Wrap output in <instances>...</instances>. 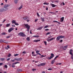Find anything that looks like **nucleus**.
<instances>
[{"label": "nucleus", "instance_id": "f257e3e1", "mask_svg": "<svg viewBox=\"0 0 73 73\" xmlns=\"http://www.w3.org/2000/svg\"><path fill=\"white\" fill-rule=\"evenodd\" d=\"M24 25L26 27L27 29V31L29 32V30L30 29V26L28 24H24Z\"/></svg>", "mask_w": 73, "mask_h": 73}, {"label": "nucleus", "instance_id": "f03ea898", "mask_svg": "<svg viewBox=\"0 0 73 73\" xmlns=\"http://www.w3.org/2000/svg\"><path fill=\"white\" fill-rule=\"evenodd\" d=\"M18 35H19V36H22V37H25L26 36V35L23 33H18Z\"/></svg>", "mask_w": 73, "mask_h": 73}, {"label": "nucleus", "instance_id": "7ed1b4c3", "mask_svg": "<svg viewBox=\"0 0 73 73\" xmlns=\"http://www.w3.org/2000/svg\"><path fill=\"white\" fill-rule=\"evenodd\" d=\"M10 6V5H9V4H7L6 5H5L4 6V7L6 9V10H8V7H9Z\"/></svg>", "mask_w": 73, "mask_h": 73}, {"label": "nucleus", "instance_id": "20e7f679", "mask_svg": "<svg viewBox=\"0 0 73 73\" xmlns=\"http://www.w3.org/2000/svg\"><path fill=\"white\" fill-rule=\"evenodd\" d=\"M6 11L7 10L4 7H3V8H1L0 10L1 12H4V11Z\"/></svg>", "mask_w": 73, "mask_h": 73}, {"label": "nucleus", "instance_id": "39448f33", "mask_svg": "<svg viewBox=\"0 0 73 73\" xmlns=\"http://www.w3.org/2000/svg\"><path fill=\"white\" fill-rule=\"evenodd\" d=\"M15 60H16V61H22V59L21 58H15Z\"/></svg>", "mask_w": 73, "mask_h": 73}, {"label": "nucleus", "instance_id": "423d86ee", "mask_svg": "<svg viewBox=\"0 0 73 73\" xmlns=\"http://www.w3.org/2000/svg\"><path fill=\"white\" fill-rule=\"evenodd\" d=\"M14 30V28H10L8 30V32L9 33H10L11 32H12V31H13Z\"/></svg>", "mask_w": 73, "mask_h": 73}, {"label": "nucleus", "instance_id": "0eeeda50", "mask_svg": "<svg viewBox=\"0 0 73 73\" xmlns=\"http://www.w3.org/2000/svg\"><path fill=\"white\" fill-rule=\"evenodd\" d=\"M29 17H24L23 18V20H29Z\"/></svg>", "mask_w": 73, "mask_h": 73}, {"label": "nucleus", "instance_id": "6e6552de", "mask_svg": "<svg viewBox=\"0 0 73 73\" xmlns=\"http://www.w3.org/2000/svg\"><path fill=\"white\" fill-rule=\"evenodd\" d=\"M64 17H62L60 18V22H63L64 21Z\"/></svg>", "mask_w": 73, "mask_h": 73}, {"label": "nucleus", "instance_id": "1a4fd4ad", "mask_svg": "<svg viewBox=\"0 0 73 73\" xmlns=\"http://www.w3.org/2000/svg\"><path fill=\"white\" fill-rule=\"evenodd\" d=\"M54 38H53L49 39H47V41H52V40H54Z\"/></svg>", "mask_w": 73, "mask_h": 73}, {"label": "nucleus", "instance_id": "9d476101", "mask_svg": "<svg viewBox=\"0 0 73 73\" xmlns=\"http://www.w3.org/2000/svg\"><path fill=\"white\" fill-rule=\"evenodd\" d=\"M60 36H58L56 38V41H59V40H60Z\"/></svg>", "mask_w": 73, "mask_h": 73}, {"label": "nucleus", "instance_id": "9b49d317", "mask_svg": "<svg viewBox=\"0 0 73 73\" xmlns=\"http://www.w3.org/2000/svg\"><path fill=\"white\" fill-rule=\"evenodd\" d=\"M38 41L39 42V41H40V40H33V42H37Z\"/></svg>", "mask_w": 73, "mask_h": 73}, {"label": "nucleus", "instance_id": "f8f14e48", "mask_svg": "<svg viewBox=\"0 0 73 73\" xmlns=\"http://www.w3.org/2000/svg\"><path fill=\"white\" fill-rule=\"evenodd\" d=\"M72 52H73V50L72 49H70V50L69 53L70 54H73Z\"/></svg>", "mask_w": 73, "mask_h": 73}, {"label": "nucleus", "instance_id": "ddd939ff", "mask_svg": "<svg viewBox=\"0 0 73 73\" xmlns=\"http://www.w3.org/2000/svg\"><path fill=\"white\" fill-rule=\"evenodd\" d=\"M46 63H42L40 64L41 65V66H44L45 65H46Z\"/></svg>", "mask_w": 73, "mask_h": 73}, {"label": "nucleus", "instance_id": "4468645a", "mask_svg": "<svg viewBox=\"0 0 73 73\" xmlns=\"http://www.w3.org/2000/svg\"><path fill=\"white\" fill-rule=\"evenodd\" d=\"M52 58H53V57L51 56H50L49 58V57H48L47 58V59H48V60H51V59H52Z\"/></svg>", "mask_w": 73, "mask_h": 73}, {"label": "nucleus", "instance_id": "2eb2a0df", "mask_svg": "<svg viewBox=\"0 0 73 73\" xmlns=\"http://www.w3.org/2000/svg\"><path fill=\"white\" fill-rule=\"evenodd\" d=\"M34 53V52H32V54H33L32 55L33 56H37V55H36V54H33Z\"/></svg>", "mask_w": 73, "mask_h": 73}, {"label": "nucleus", "instance_id": "dca6fc26", "mask_svg": "<svg viewBox=\"0 0 73 73\" xmlns=\"http://www.w3.org/2000/svg\"><path fill=\"white\" fill-rule=\"evenodd\" d=\"M55 62V61H54L53 60H52V61L51 62V64L53 65L54 63Z\"/></svg>", "mask_w": 73, "mask_h": 73}, {"label": "nucleus", "instance_id": "f3484780", "mask_svg": "<svg viewBox=\"0 0 73 73\" xmlns=\"http://www.w3.org/2000/svg\"><path fill=\"white\" fill-rule=\"evenodd\" d=\"M60 38H65V36H60Z\"/></svg>", "mask_w": 73, "mask_h": 73}, {"label": "nucleus", "instance_id": "a211bd4d", "mask_svg": "<svg viewBox=\"0 0 73 73\" xmlns=\"http://www.w3.org/2000/svg\"><path fill=\"white\" fill-rule=\"evenodd\" d=\"M26 39L28 41H30V38L29 37H27Z\"/></svg>", "mask_w": 73, "mask_h": 73}, {"label": "nucleus", "instance_id": "6ab92c4d", "mask_svg": "<svg viewBox=\"0 0 73 73\" xmlns=\"http://www.w3.org/2000/svg\"><path fill=\"white\" fill-rule=\"evenodd\" d=\"M42 27H40L38 28L37 29V30H41L42 28Z\"/></svg>", "mask_w": 73, "mask_h": 73}, {"label": "nucleus", "instance_id": "aec40b11", "mask_svg": "<svg viewBox=\"0 0 73 73\" xmlns=\"http://www.w3.org/2000/svg\"><path fill=\"white\" fill-rule=\"evenodd\" d=\"M23 8V5H21L18 9L19 10H20Z\"/></svg>", "mask_w": 73, "mask_h": 73}, {"label": "nucleus", "instance_id": "412c9836", "mask_svg": "<svg viewBox=\"0 0 73 73\" xmlns=\"http://www.w3.org/2000/svg\"><path fill=\"white\" fill-rule=\"evenodd\" d=\"M50 5H52V7H53V8L54 7H55V5L54 4H52V3H51L50 4Z\"/></svg>", "mask_w": 73, "mask_h": 73}, {"label": "nucleus", "instance_id": "4be33fe9", "mask_svg": "<svg viewBox=\"0 0 73 73\" xmlns=\"http://www.w3.org/2000/svg\"><path fill=\"white\" fill-rule=\"evenodd\" d=\"M11 24H7L6 25V27H9L10 26Z\"/></svg>", "mask_w": 73, "mask_h": 73}, {"label": "nucleus", "instance_id": "5701e85b", "mask_svg": "<svg viewBox=\"0 0 73 73\" xmlns=\"http://www.w3.org/2000/svg\"><path fill=\"white\" fill-rule=\"evenodd\" d=\"M12 24H15L16 23V21L14 20H13L12 21Z\"/></svg>", "mask_w": 73, "mask_h": 73}, {"label": "nucleus", "instance_id": "b1692460", "mask_svg": "<svg viewBox=\"0 0 73 73\" xmlns=\"http://www.w3.org/2000/svg\"><path fill=\"white\" fill-rule=\"evenodd\" d=\"M45 20V19L44 18H41V20L42 21H43V22L45 21V20Z\"/></svg>", "mask_w": 73, "mask_h": 73}, {"label": "nucleus", "instance_id": "393cba45", "mask_svg": "<svg viewBox=\"0 0 73 73\" xmlns=\"http://www.w3.org/2000/svg\"><path fill=\"white\" fill-rule=\"evenodd\" d=\"M33 37H39V36H38V35H35V36H33Z\"/></svg>", "mask_w": 73, "mask_h": 73}, {"label": "nucleus", "instance_id": "a878e982", "mask_svg": "<svg viewBox=\"0 0 73 73\" xmlns=\"http://www.w3.org/2000/svg\"><path fill=\"white\" fill-rule=\"evenodd\" d=\"M51 56L52 57H54V54H53V53H51Z\"/></svg>", "mask_w": 73, "mask_h": 73}, {"label": "nucleus", "instance_id": "bb28decb", "mask_svg": "<svg viewBox=\"0 0 73 73\" xmlns=\"http://www.w3.org/2000/svg\"><path fill=\"white\" fill-rule=\"evenodd\" d=\"M17 1H18V0H15V4L17 3Z\"/></svg>", "mask_w": 73, "mask_h": 73}, {"label": "nucleus", "instance_id": "cd10ccee", "mask_svg": "<svg viewBox=\"0 0 73 73\" xmlns=\"http://www.w3.org/2000/svg\"><path fill=\"white\" fill-rule=\"evenodd\" d=\"M3 41V42H4L5 43H6V44H8V42H7V41L5 40H4Z\"/></svg>", "mask_w": 73, "mask_h": 73}, {"label": "nucleus", "instance_id": "c85d7f7f", "mask_svg": "<svg viewBox=\"0 0 73 73\" xmlns=\"http://www.w3.org/2000/svg\"><path fill=\"white\" fill-rule=\"evenodd\" d=\"M12 68H15V64H14L13 63L12 66Z\"/></svg>", "mask_w": 73, "mask_h": 73}, {"label": "nucleus", "instance_id": "c756f323", "mask_svg": "<svg viewBox=\"0 0 73 73\" xmlns=\"http://www.w3.org/2000/svg\"><path fill=\"white\" fill-rule=\"evenodd\" d=\"M48 27H49V26L47 25L44 27V28H48Z\"/></svg>", "mask_w": 73, "mask_h": 73}, {"label": "nucleus", "instance_id": "7c9ffc66", "mask_svg": "<svg viewBox=\"0 0 73 73\" xmlns=\"http://www.w3.org/2000/svg\"><path fill=\"white\" fill-rule=\"evenodd\" d=\"M71 58L72 60H73V54H71Z\"/></svg>", "mask_w": 73, "mask_h": 73}, {"label": "nucleus", "instance_id": "2f4dec72", "mask_svg": "<svg viewBox=\"0 0 73 73\" xmlns=\"http://www.w3.org/2000/svg\"><path fill=\"white\" fill-rule=\"evenodd\" d=\"M50 33H51L50 32H48L46 34V35H49L50 34Z\"/></svg>", "mask_w": 73, "mask_h": 73}, {"label": "nucleus", "instance_id": "473e14b6", "mask_svg": "<svg viewBox=\"0 0 73 73\" xmlns=\"http://www.w3.org/2000/svg\"><path fill=\"white\" fill-rule=\"evenodd\" d=\"M11 54L10 53H9L8 55V57H11Z\"/></svg>", "mask_w": 73, "mask_h": 73}, {"label": "nucleus", "instance_id": "72a5a7b5", "mask_svg": "<svg viewBox=\"0 0 73 73\" xmlns=\"http://www.w3.org/2000/svg\"><path fill=\"white\" fill-rule=\"evenodd\" d=\"M45 56H44L43 55H42L41 56L40 58H41L42 57H45Z\"/></svg>", "mask_w": 73, "mask_h": 73}, {"label": "nucleus", "instance_id": "f704fd0d", "mask_svg": "<svg viewBox=\"0 0 73 73\" xmlns=\"http://www.w3.org/2000/svg\"><path fill=\"white\" fill-rule=\"evenodd\" d=\"M0 60H1V61H4V58H1Z\"/></svg>", "mask_w": 73, "mask_h": 73}, {"label": "nucleus", "instance_id": "c9c22d12", "mask_svg": "<svg viewBox=\"0 0 73 73\" xmlns=\"http://www.w3.org/2000/svg\"><path fill=\"white\" fill-rule=\"evenodd\" d=\"M40 52V50L38 51V50H37L36 51V53H39V52Z\"/></svg>", "mask_w": 73, "mask_h": 73}, {"label": "nucleus", "instance_id": "e433bc0d", "mask_svg": "<svg viewBox=\"0 0 73 73\" xmlns=\"http://www.w3.org/2000/svg\"><path fill=\"white\" fill-rule=\"evenodd\" d=\"M44 5H49V3H44L43 4Z\"/></svg>", "mask_w": 73, "mask_h": 73}, {"label": "nucleus", "instance_id": "4c0bfd02", "mask_svg": "<svg viewBox=\"0 0 73 73\" xmlns=\"http://www.w3.org/2000/svg\"><path fill=\"white\" fill-rule=\"evenodd\" d=\"M64 48H65L66 49V48H68V45L64 46Z\"/></svg>", "mask_w": 73, "mask_h": 73}, {"label": "nucleus", "instance_id": "58836bf2", "mask_svg": "<svg viewBox=\"0 0 73 73\" xmlns=\"http://www.w3.org/2000/svg\"><path fill=\"white\" fill-rule=\"evenodd\" d=\"M2 35H6V33H2Z\"/></svg>", "mask_w": 73, "mask_h": 73}, {"label": "nucleus", "instance_id": "ea45409f", "mask_svg": "<svg viewBox=\"0 0 73 73\" xmlns=\"http://www.w3.org/2000/svg\"><path fill=\"white\" fill-rule=\"evenodd\" d=\"M19 54H14V56H19Z\"/></svg>", "mask_w": 73, "mask_h": 73}, {"label": "nucleus", "instance_id": "a19ab883", "mask_svg": "<svg viewBox=\"0 0 73 73\" xmlns=\"http://www.w3.org/2000/svg\"><path fill=\"white\" fill-rule=\"evenodd\" d=\"M44 42L45 44V45H47L46 41H45Z\"/></svg>", "mask_w": 73, "mask_h": 73}, {"label": "nucleus", "instance_id": "79ce46f5", "mask_svg": "<svg viewBox=\"0 0 73 73\" xmlns=\"http://www.w3.org/2000/svg\"><path fill=\"white\" fill-rule=\"evenodd\" d=\"M36 14H37V16H38V17H39L40 16V15H39L38 13H37Z\"/></svg>", "mask_w": 73, "mask_h": 73}, {"label": "nucleus", "instance_id": "37998d69", "mask_svg": "<svg viewBox=\"0 0 73 73\" xmlns=\"http://www.w3.org/2000/svg\"><path fill=\"white\" fill-rule=\"evenodd\" d=\"M22 53L23 54H25L26 53H27V52H25V51H23V52H22Z\"/></svg>", "mask_w": 73, "mask_h": 73}, {"label": "nucleus", "instance_id": "c03bdc74", "mask_svg": "<svg viewBox=\"0 0 73 73\" xmlns=\"http://www.w3.org/2000/svg\"><path fill=\"white\" fill-rule=\"evenodd\" d=\"M17 70L18 72H20V71H21V70L20 69H18Z\"/></svg>", "mask_w": 73, "mask_h": 73}, {"label": "nucleus", "instance_id": "a18cd8bd", "mask_svg": "<svg viewBox=\"0 0 73 73\" xmlns=\"http://www.w3.org/2000/svg\"><path fill=\"white\" fill-rule=\"evenodd\" d=\"M38 19H36L35 20V22H36V21H38Z\"/></svg>", "mask_w": 73, "mask_h": 73}, {"label": "nucleus", "instance_id": "49530a36", "mask_svg": "<svg viewBox=\"0 0 73 73\" xmlns=\"http://www.w3.org/2000/svg\"><path fill=\"white\" fill-rule=\"evenodd\" d=\"M45 31H49V29H46L45 30Z\"/></svg>", "mask_w": 73, "mask_h": 73}, {"label": "nucleus", "instance_id": "de8ad7c7", "mask_svg": "<svg viewBox=\"0 0 73 73\" xmlns=\"http://www.w3.org/2000/svg\"><path fill=\"white\" fill-rule=\"evenodd\" d=\"M11 60V58H8L7 59V61H9V60Z\"/></svg>", "mask_w": 73, "mask_h": 73}, {"label": "nucleus", "instance_id": "09e8293b", "mask_svg": "<svg viewBox=\"0 0 73 73\" xmlns=\"http://www.w3.org/2000/svg\"><path fill=\"white\" fill-rule=\"evenodd\" d=\"M58 57V56H56L55 58V59H56Z\"/></svg>", "mask_w": 73, "mask_h": 73}, {"label": "nucleus", "instance_id": "8fccbe9b", "mask_svg": "<svg viewBox=\"0 0 73 73\" xmlns=\"http://www.w3.org/2000/svg\"><path fill=\"white\" fill-rule=\"evenodd\" d=\"M4 68H7V65H5L4 66Z\"/></svg>", "mask_w": 73, "mask_h": 73}, {"label": "nucleus", "instance_id": "3c124183", "mask_svg": "<svg viewBox=\"0 0 73 73\" xmlns=\"http://www.w3.org/2000/svg\"><path fill=\"white\" fill-rule=\"evenodd\" d=\"M15 25H17V26H18L19 25V24L18 23H16L15 24Z\"/></svg>", "mask_w": 73, "mask_h": 73}, {"label": "nucleus", "instance_id": "603ef678", "mask_svg": "<svg viewBox=\"0 0 73 73\" xmlns=\"http://www.w3.org/2000/svg\"><path fill=\"white\" fill-rule=\"evenodd\" d=\"M48 70H52V68H49L48 69Z\"/></svg>", "mask_w": 73, "mask_h": 73}, {"label": "nucleus", "instance_id": "864d4df0", "mask_svg": "<svg viewBox=\"0 0 73 73\" xmlns=\"http://www.w3.org/2000/svg\"><path fill=\"white\" fill-rule=\"evenodd\" d=\"M62 41H63V40H60L59 41V42H62Z\"/></svg>", "mask_w": 73, "mask_h": 73}, {"label": "nucleus", "instance_id": "5fc2aeb1", "mask_svg": "<svg viewBox=\"0 0 73 73\" xmlns=\"http://www.w3.org/2000/svg\"><path fill=\"white\" fill-rule=\"evenodd\" d=\"M3 39H1V40H0V41H1V42H4V41H3Z\"/></svg>", "mask_w": 73, "mask_h": 73}, {"label": "nucleus", "instance_id": "6e6d98bb", "mask_svg": "<svg viewBox=\"0 0 73 73\" xmlns=\"http://www.w3.org/2000/svg\"><path fill=\"white\" fill-rule=\"evenodd\" d=\"M10 37H11V36H8L6 37V38H10Z\"/></svg>", "mask_w": 73, "mask_h": 73}, {"label": "nucleus", "instance_id": "4d7b16f0", "mask_svg": "<svg viewBox=\"0 0 73 73\" xmlns=\"http://www.w3.org/2000/svg\"><path fill=\"white\" fill-rule=\"evenodd\" d=\"M38 66V67H40V66H41V64H40L39 65H37Z\"/></svg>", "mask_w": 73, "mask_h": 73}, {"label": "nucleus", "instance_id": "13d9d810", "mask_svg": "<svg viewBox=\"0 0 73 73\" xmlns=\"http://www.w3.org/2000/svg\"><path fill=\"white\" fill-rule=\"evenodd\" d=\"M53 23H57V21H53Z\"/></svg>", "mask_w": 73, "mask_h": 73}, {"label": "nucleus", "instance_id": "bf43d9fd", "mask_svg": "<svg viewBox=\"0 0 73 73\" xmlns=\"http://www.w3.org/2000/svg\"><path fill=\"white\" fill-rule=\"evenodd\" d=\"M6 21V19H5L2 22V23H4V22H5V21Z\"/></svg>", "mask_w": 73, "mask_h": 73}, {"label": "nucleus", "instance_id": "052dcab7", "mask_svg": "<svg viewBox=\"0 0 73 73\" xmlns=\"http://www.w3.org/2000/svg\"><path fill=\"white\" fill-rule=\"evenodd\" d=\"M57 23H58V24H61V23H60V22H58V21H57Z\"/></svg>", "mask_w": 73, "mask_h": 73}, {"label": "nucleus", "instance_id": "680f3d73", "mask_svg": "<svg viewBox=\"0 0 73 73\" xmlns=\"http://www.w3.org/2000/svg\"><path fill=\"white\" fill-rule=\"evenodd\" d=\"M3 65V63H0V66H1V65Z\"/></svg>", "mask_w": 73, "mask_h": 73}, {"label": "nucleus", "instance_id": "e2e57ef3", "mask_svg": "<svg viewBox=\"0 0 73 73\" xmlns=\"http://www.w3.org/2000/svg\"><path fill=\"white\" fill-rule=\"evenodd\" d=\"M5 49H6V50H8V48H7V47H5Z\"/></svg>", "mask_w": 73, "mask_h": 73}, {"label": "nucleus", "instance_id": "0e129e2a", "mask_svg": "<svg viewBox=\"0 0 73 73\" xmlns=\"http://www.w3.org/2000/svg\"><path fill=\"white\" fill-rule=\"evenodd\" d=\"M46 11H47V10H48V7H46Z\"/></svg>", "mask_w": 73, "mask_h": 73}, {"label": "nucleus", "instance_id": "69168bd1", "mask_svg": "<svg viewBox=\"0 0 73 73\" xmlns=\"http://www.w3.org/2000/svg\"><path fill=\"white\" fill-rule=\"evenodd\" d=\"M32 70L33 71H35V69L33 68V69H32Z\"/></svg>", "mask_w": 73, "mask_h": 73}, {"label": "nucleus", "instance_id": "338daca9", "mask_svg": "<svg viewBox=\"0 0 73 73\" xmlns=\"http://www.w3.org/2000/svg\"><path fill=\"white\" fill-rule=\"evenodd\" d=\"M5 3H7V1H8V0H5Z\"/></svg>", "mask_w": 73, "mask_h": 73}, {"label": "nucleus", "instance_id": "774afa93", "mask_svg": "<svg viewBox=\"0 0 73 73\" xmlns=\"http://www.w3.org/2000/svg\"><path fill=\"white\" fill-rule=\"evenodd\" d=\"M55 2H56V3H58V1H55Z\"/></svg>", "mask_w": 73, "mask_h": 73}]
</instances>
